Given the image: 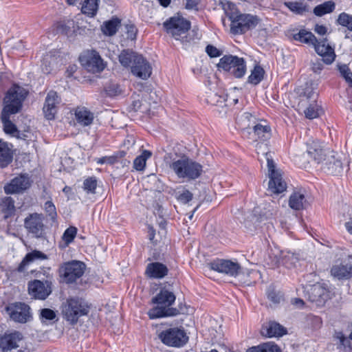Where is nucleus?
<instances>
[{
    "label": "nucleus",
    "mask_w": 352,
    "mask_h": 352,
    "mask_svg": "<svg viewBox=\"0 0 352 352\" xmlns=\"http://www.w3.org/2000/svg\"><path fill=\"white\" fill-rule=\"evenodd\" d=\"M6 310L10 319L16 322L24 324L32 319L30 307L24 302L11 303Z\"/></svg>",
    "instance_id": "9d476101"
},
{
    "label": "nucleus",
    "mask_w": 352,
    "mask_h": 352,
    "mask_svg": "<svg viewBox=\"0 0 352 352\" xmlns=\"http://www.w3.org/2000/svg\"><path fill=\"white\" fill-rule=\"evenodd\" d=\"M39 318L41 323H45L47 321H51L56 319V312L49 308H44L41 309Z\"/></svg>",
    "instance_id": "79ce46f5"
},
{
    "label": "nucleus",
    "mask_w": 352,
    "mask_h": 352,
    "mask_svg": "<svg viewBox=\"0 0 352 352\" xmlns=\"http://www.w3.org/2000/svg\"><path fill=\"white\" fill-rule=\"evenodd\" d=\"M175 298L176 297L173 292L164 288L152 298V303L170 308L169 307L175 302Z\"/></svg>",
    "instance_id": "b1692460"
},
{
    "label": "nucleus",
    "mask_w": 352,
    "mask_h": 352,
    "mask_svg": "<svg viewBox=\"0 0 352 352\" xmlns=\"http://www.w3.org/2000/svg\"><path fill=\"white\" fill-rule=\"evenodd\" d=\"M267 298L268 299L274 302V304H278L280 302L281 296L276 293L274 290H270L267 292Z\"/></svg>",
    "instance_id": "13d9d810"
},
{
    "label": "nucleus",
    "mask_w": 352,
    "mask_h": 352,
    "mask_svg": "<svg viewBox=\"0 0 352 352\" xmlns=\"http://www.w3.org/2000/svg\"><path fill=\"white\" fill-rule=\"evenodd\" d=\"M322 60H317L312 63V70L314 73H320L323 69V63Z\"/></svg>",
    "instance_id": "bf43d9fd"
},
{
    "label": "nucleus",
    "mask_w": 352,
    "mask_h": 352,
    "mask_svg": "<svg viewBox=\"0 0 352 352\" xmlns=\"http://www.w3.org/2000/svg\"><path fill=\"white\" fill-rule=\"evenodd\" d=\"M106 160H107L106 156L102 157H100V158H96L95 160L96 164H100V165L107 163Z\"/></svg>",
    "instance_id": "774afa93"
},
{
    "label": "nucleus",
    "mask_w": 352,
    "mask_h": 352,
    "mask_svg": "<svg viewBox=\"0 0 352 352\" xmlns=\"http://www.w3.org/2000/svg\"><path fill=\"white\" fill-rule=\"evenodd\" d=\"M305 117L308 119L312 120L319 116L318 108L316 105H309L305 110Z\"/></svg>",
    "instance_id": "864d4df0"
},
{
    "label": "nucleus",
    "mask_w": 352,
    "mask_h": 352,
    "mask_svg": "<svg viewBox=\"0 0 352 352\" xmlns=\"http://www.w3.org/2000/svg\"><path fill=\"white\" fill-rule=\"evenodd\" d=\"M293 38L295 41L312 46L317 42V38L315 35L305 29H301L298 33L294 34Z\"/></svg>",
    "instance_id": "c85d7f7f"
},
{
    "label": "nucleus",
    "mask_w": 352,
    "mask_h": 352,
    "mask_svg": "<svg viewBox=\"0 0 352 352\" xmlns=\"http://www.w3.org/2000/svg\"><path fill=\"white\" fill-rule=\"evenodd\" d=\"M292 304L296 305L298 307H301L304 305V301L300 298H294Z\"/></svg>",
    "instance_id": "338daca9"
},
{
    "label": "nucleus",
    "mask_w": 352,
    "mask_h": 352,
    "mask_svg": "<svg viewBox=\"0 0 352 352\" xmlns=\"http://www.w3.org/2000/svg\"><path fill=\"white\" fill-rule=\"evenodd\" d=\"M126 34L127 35V38L131 41H134L136 39L138 29L136 26L131 23H129L125 25Z\"/></svg>",
    "instance_id": "3c124183"
},
{
    "label": "nucleus",
    "mask_w": 352,
    "mask_h": 352,
    "mask_svg": "<svg viewBox=\"0 0 352 352\" xmlns=\"http://www.w3.org/2000/svg\"><path fill=\"white\" fill-rule=\"evenodd\" d=\"M12 160V152L6 142L0 140V167L7 166Z\"/></svg>",
    "instance_id": "c756f323"
},
{
    "label": "nucleus",
    "mask_w": 352,
    "mask_h": 352,
    "mask_svg": "<svg viewBox=\"0 0 352 352\" xmlns=\"http://www.w3.org/2000/svg\"><path fill=\"white\" fill-rule=\"evenodd\" d=\"M344 226L347 232L352 234V218L349 219V221L345 222Z\"/></svg>",
    "instance_id": "69168bd1"
},
{
    "label": "nucleus",
    "mask_w": 352,
    "mask_h": 352,
    "mask_svg": "<svg viewBox=\"0 0 352 352\" xmlns=\"http://www.w3.org/2000/svg\"><path fill=\"white\" fill-rule=\"evenodd\" d=\"M32 181L28 174H21L5 185L3 189L7 195L22 193L32 185Z\"/></svg>",
    "instance_id": "4468645a"
},
{
    "label": "nucleus",
    "mask_w": 352,
    "mask_h": 352,
    "mask_svg": "<svg viewBox=\"0 0 352 352\" xmlns=\"http://www.w3.org/2000/svg\"><path fill=\"white\" fill-rule=\"evenodd\" d=\"M336 9V3L330 0L316 6L314 8V14L317 16H322L324 14L331 13Z\"/></svg>",
    "instance_id": "72a5a7b5"
},
{
    "label": "nucleus",
    "mask_w": 352,
    "mask_h": 352,
    "mask_svg": "<svg viewBox=\"0 0 352 352\" xmlns=\"http://www.w3.org/2000/svg\"><path fill=\"white\" fill-rule=\"evenodd\" d=\"M97 188V179L95 177H89L83 182L84 190L89 194H94Z\"/></svg>",
    "instance_id": "37998d69"
},
{
    "label": "nucleus",
    "mask_w": 352,
    "mask_h": 352,
    "mask_svg": "<svg viewBox=\"0 0 352 352\" xmlns=\"http://www.w3.org/2000/svg\"><path fill=\"white\" fill-rule=\"evenodd\" d=\"M44 217L36 212L29 214L24 219V227L33 236L40 239L45 234Z\"/></svg>",
    "instance_id": "f8f14e48"
},
{
    "label": "nucleus",
    "mask_w": 352,
    "mask_h": 352,
    "mask_svg": "<svg viewBox=\"0 0 352 352\" xmlns=\"http://www.w3.org/2000/svg\"><path fill=\"white\" fill-rule=\"evenodd\" d=\"M211 269L230 276H236L241 270L238 263L230 260L217 259L210 263Z\"/></svg>",
    "instance_id": "f3484780"
},
{
    "label": "nucleus",
    "mask_w": 352,
    "mask_h": 352,
    "mask_svg": "<svg viewBox=\"0 0 352 352\" xmlns=\"http://www.w3.org/2000/svg\"><path fill=\"white\" fill-rule=\"evenodd\" d=\"M121 25V20L118 17H112L110 20L104 21L101 25L103 34L112 36L116 34Z\"/></svg>",
    "instance_id": "cd10ccee"
},
{
    "label": "nucleus",
    "mask_w": 352,
    "mask_h": 352,
    "mask_svg": "<svg viewBox=\"0 0 352 352\" xmlns=\"http://www.w3.org/2000/svg\"><path fill=\"white\" fill-rule=\"evenodd\" d=\"M126 153L124 151H119L116 153H114L111 156H106L107 158V164H109L110 165H113L116 163H118L120 162V160L124 157Z\"/></svg>",
    "instance_id": "8fccbe9b"
},
{
    "label": "nucleus",
    "mask_w": 352,
    "mask_h": 352,
    "mask_svg": "<svg viewBox=\"0 0 352 352\" xmlns=\"http://www.w3.org/2000/svg\"><path fill=\"white\" fill-rule=\"evenodd\" d=\"M165 161L179 179L195 180L203 173L202 165L186 155L175 160L173 158L172 153H168L165 157Z\"/></svg>",
    "instance_id": "f257e3e1"
},
{
    "label": "nucleus",
    "mask_w": 352,
    "mask_h": 352,
    "mask_svg": "<svg viewBox=\"0 0 352 352\" xmlns=\"http://www.w3.org/2000/svg\"><path fill=\"white\" fill-rule=\"evenodd\" d=\"M86 265L79 261H72L64 263L59 268V276L65 283L76 282L85 273Z\"/></svg>",
    "instance_id": "423d86ee"
},
{
    "label": "nucleus",
    "mask_w": 352,
    "mask_h": 352,
    "mask_svg": "<svg viewBox=\"0 0 352 352\" xmlns=\"http://www.w3.org/2000/svg\"><path fill=\"white\" fill-rule=\"evenodd\" d=\"M52 283L50 280H34L28 283L29 294L36 299L45 300L52 293Z\"/></svg>",
    "instance_id": "2eb2a0df"
},
{
    "label": "nucleus",
    "mask_w": 352,
    "mask_h": 352,
    "mask_svg": "<svg viewBox=\"0 0 352 352\" xmlns=\"http://www.w3.org/2000/svg\"><path fill=\"white\" fill-rule=\"evenodd\" d=\"M107 95L110 97H114L122 93V89L118 84L110 82L105 87Z\"/></svg>",
    "instance_id": "09e8293b"
},
{
    "label": "nucleus",
    "mask_w": 352,
    "mask_h": 352,
    "mask_svg": "<svg viewBox=\"0 0 352 352\" xmlns=\"http://www.w3.org/2000/svg\"><path fill=\"white\" fill-rule=\"evenodd\" d=\"M306 199L303 193L300 192H293L289 197V206L295 210H300L304 208Z\"/></svg>",
    "instance_id": "7c9ffc66"
},
{
    "label": "nucleus",
    "mask_w": 352,
    "mask_h": 352,
    "mask_svg": "<svg viewBox=\"0 0 352 352\" xmlns=\"http://www.w3.org/2000/svg\"><path fill=\"white\" fill-rule=\"evenodd\" d=\"M246 352H280V350L276 344L266 342L250 347L247 349Z\"/></svg>",
    "instance_id": "58836bf2"
},
{
    "label": "nucleus",
    "mask_w": 352,
    "mask_h": 352,
    "mask_svg": "<svg viewBox=\"0 0 352 352\" xmlns=\"http://www.w3.org/2000/svg\"><path fill=\"white\" fill-rule=\"evenodd\" d=\"M351 256L342 259L340 262L336 261L331 268V274L338 280H348L352 278V261Z\"/></svg>",
    "instance_id": "dca6fc26"
},
{
    "label": "nucleus",
    "mask_w": 352,
    "mask_h": 352,
    "mask_svg": "<svg viewBox=\"0 0 352 352\" xmlns=\"http://www.w3.org/2000/svg\"><path fill=\"white\" fill-rule=\"evenodd\" d=\"M76 234L77 228L74 226H70L65 230L62 239L67 245H69L74 241Z\"/></svg>",
    "instance_id": "49530a36"
},
{
    "label": "nucleus",
    "mask_w": 352,
    "mask_h": 352,
    "mask_svg": "<svg viewBox=\"0 0 352 352\" xmlns=\"http://www.w3.org/2000/svg\"><path fill=\"white\" fill-rule=\"evenodd\" d=\"M8 112L2 111L1 119L3 124V131L6 134L16 136L19 133L16 126L12 123L10 120V115Z\"/></svg>",
    "instance_id": "473e14b6"
},
{
    "label": "nucleus",
    "mask_w": 352,
    "mask_h": 352,
    "mask_svg": "<svg viewBox=\"0 0 352 352\" xmlns=\"http://www.w3.org/2000/svg\"><path fill=\"white\" fill-rule=\"evenodd\" d=\"M98 10V0H84L81 8V12L89 16L93 17L96 15Z\"/></svg>",
    "instance_id": "c9c22d12"
},
{
    "label": "nucleus",
    "mask_w": 352,
    "mask_h": 352,
    "mask_svg": "<svg viewBox=\"0 0 352 352\" xmlns=\"http://www.w3.org/2000/svg\"><path fill=\"white\" fill-rule=\"evenodd\" d=\"M75 118L80 125L87 126L93 123L94 115L87 108L78 107L75 110Z\"/></svg>",
    "instance_id": "a878e982"
},
{
    "label": "nucleus",
    "mask_w": 352,
    "mask_h": 352,
    "mask_svg": "<svg viewBox=\"0 0 352 352\" xmlns=\"http://www.w3.org/2000/svg\"><path fill=\"white\" fill-rule=\"evenodd\" d=\"M307 153L317 163H320L324 159V151L316 142H313L307 146Z\"/></svg>",
    "instance_id": "2f4dec72"
},
{
    "label": "nucleus",
    "mask_w": 352,
    "mask_h": 352,
    "mask_svg": "<svg viewBox=\"0 0 352 352\" xmlns=\"http://www.w3.org/2000/svg\"><path fill=\"white\" fill-rule=\"evenodd\" d=\"M265 70L263 68L259 65H256L248 78V82L252 85H257L263 80Z\"/></svg>",
    "instance_id": "e433bc0d"
},
{
    "label": "nucleus",
    "mask_w": 352,
    "mask_h": 352,
    "mask_svg": "<svg viewBox=\"0 0 352 352\" xmlns=\"http://www.w3.org/2000/svg\"><path fill=\"white\" fill-rule=\"evenodd\" d=\"M44 209L51 219L54 220L57 216L54 204L51 201H47L44 204Z\"/></svg>",
    "instance_id": "603ef678"
},
{
    "label": "nucleus",
    "mask_w": 352,
    "mask_h": 352,
    "mask_svg": "<svg viewBox=\"0 0 352 352\" xmlns=\"http://www.w3.org/2000/svg\"><path fill=\"white\" fill-rule=\"evenodd\" d=\"M338 338L340 340L341 344L343 345L344 346L349 345V340L347 338H346L343 334L341 333Z\"/></svg>",
    "instance_id": "0e129e2a"
},
{
    "label": "nucleus",
    "mask_w": 352,
    "mask_h": 352,
    "mask_svg": "<svg viewBox=\"0 0 352 352\" xmlns=\"http://www.w3.org/2000/svg\"><path fill=\"white\" fill-rule=\"evenodd\" d=\"M168 268L166 265L160 262H153L147 265L145 274L153 279H162L168 275Z\"/></svg>",
    "instance_id": "412c9836"
},
{
    "label": "nucleus",
    "mask_w": 352,
    "mask_h": 352,
    "mask_svg": "<svg viewBox=\"0 0 352 352\" xmlns=\"http://www.w3.org/2000/svg\"><path fill=\"white\" fill-rule=\"evenodd\" d=\"M206 53L210 56V58H217L219 57L222 55L223 52L218 48H217L215 46L212 45H208L206 47Z\"/></svg>",
    "instance_id": "5fc2aeb1"
},
{
    "label": "nucleus",
    "mask_w": 352,
    "mask_h": 352,
    "mask_svg": "<svg viewBox=\"0 0 352 352\" xmlns=\"http://www.w3.org/2000/svg\"><path fill=\"white\" fill-rule=\"evenodd\" d=\"M79 60L87 70L93 73L100 72L105 67L103 60L96 50L85 52L80 56Z\"/></svg>",
    "instance_id": "9b49d317"
},
{
    "label": "nucleus",
    "mask_w": 352,
    "mask_h": 352,
    "mask_svg": "<svg viewBox=\"0 0 352 352\" xmlns=\"http://www.w3.org/2000/svg\"><path fill=\"white\" fill-rule=\"evenodd\" d=\"M329 296L327 290L320 284H316L311 286L309 292L310 301L316 302L318 305L324 304Z\"/></svg>",
    "instance_id": "5701e85b"
},
{
    "label": "nucleus",
    "mask_w": 352,
    "mask_h": 352,
    "mask_svg": "<svg viewBox=\"0 0 352 352\" xmlns=\"http://www.w3.org/2000/svg\"><path fill=\"white\" fill-rule=\"evenodd\" d=\"M48 258L47 254L41 251L34 250L28 252L23 258L17 267L19 272H23L26 270L27 266L36 261H43Z\"/></svg>",
    "instance_id": "393cba45"
},
{
    "label": "nucleus",
    "mask_w": 352,
    "mask_h": 352,
    "mask_svg": "<svg viewBox=\"0 0 352 352\" xmlns=\"http://www.w3.org/2000/svg\"><path fill=\"white\" fill-rule=\"evenodd\" d=\"M336 23L349 30L352 31V15L346 12H341L336 20Z\"/></svg>",
    "instance_id": "a19ab883"
},
{
    "label": "nucleus",
    "mask_w": 352,
    "mask_h": 352,
    "mask_svg": "<svg viewBox=\"0 0 352 352\" xmlns=\"http://www.w3.org/2000/svg\"><path fill=\"white\" fill-rule=\"evenodd\" d=\"M159 338L164 344L175 347L182 346L188 340V337L184 330L178 327L162 331L159 334Z\"/></svg>",
    "instance_id": "1a4fd4ad"
},
{
    "label": "nucleus",
    "mask_w": 352,
    "mask_h": 352,
    "mask_svg": "<svg viewBox=\"0 0 352 352\" xmlns=\"http://www.w3.org/2000/svg\"><path fill=\"white\" fill-rule=\"evenodd\" d=\"M190 27V22L180 15L171 16L163 23L166 32L183 44H187L192 40L188 34Z\"/></svg>",
    "instance_id": "20e7f679"
},
{
    "label": "nucleus",
    "mask_w": 352,
    "mask_h": 352,
    "mask_svg": "<svg viewBox=\"0 0 352 352\" xmlns=\"http://www.w3.org/2000/svg\"><path fill=\"white\" fill-rule=\"evenodd\" d=\"M118 58L123 67H131V72L134 76L143 80H146L151 76L152 67L141 54L131 50H123Z\"/></svg>",
    "instance_id": "f03ea898"
},
{
    "label": "nucleus",
    "mask_w": 352,
    "mask_h": 352,
    "mask_svg": "<svg viewBox=\"0 0 352 352\" xmlns=\"http://www.w3.org/2000/svg\"><path fill=\"white\" fill-rule=\"evenodd\" d=\"M179 314L176 308H166L162 306H157L148 311V316L150 319L153 320L160 318L175 316Z\"/></svg>",
    "instance_id": "bb28decb"
},
{
    "label": "nucleus",
    "mask_w": 352,
    "mask_h": 352,
    "mask_svg": "<svg viewBox=\"0 0 352 352\" xmlns=\"http://www.w3.org/2000/svg\"><path fill=\"white\" fill-rule=\"evenodd\" d=\"M152 153L148 150H144L141 155L136 157L133 161V168L138 171L143 170L146 166V160L151 156Z\"/></svg>",
    "instance_id": "ea45409f"
},
{
    "label": "nucleus",
    "mask_w": 352,
    "mask_h": 352,
    "mask_svg": "<svg viewBox=\"0 0 352 352\" xmlns=\"http://www.w3.org/2000/svg\"><path fill=\"white\" fill-rule=\"evenodd\" d=\"M0 208L5 219L12 217L15 212L14 201L12 198L8 197L3 199L0 204Z\"/></svg>",
    "instance_id": "f704fd0d"
},
{
    "label": "nucleus",
    "mask_w": 352,
    "mask_h": 352,
    "mask_svg": "<svg viewBox=\"0 0 352 352\" xmlns=\"http://www.w3.org/2000/svg\"><path fill=\"white\" fill-rule=\"evenodd\" d=\"M192 193L186 189L178 195L177 200L181 203L186 204L190 201L192 199Z\"/></svg>",
    "instance_id": "6e6d98bb"
},
{
    "label": "nucleus",
    "mask_w": 352,
    "mask_h": 352,
    "mask_svg": "<svg viewBox=\"0 0 352 352\" xmlns=\"http://www.w3.org/2000/svg\"><path fill=\"white\" fill-rule=\"evenodd\" d=\"M60 101V98L57 92L52 90L47 93L43 108L45 118L47 120H52L55 118V115L58 111V105Z\"/></svg>",
    "instance_id": "a211bd4d"
},
{
    "label": "nucleus",
    "mask_w": 352,
    "mask_h": 352,
    "mask_svg": "<svg viewBox=\"0 0 352 352\" xmlns=\"http://www.w3.org/2000/svg\"><path fill=\"white\" fill-rule=\"evenodd\" d=\"M217 67L230 72L236 78L243 77L246 72L245 61L243 58L233 55H225L219 60Z\"/></svg>",
    "instance_id": "0eeeda50"
},
{
    "label": "nucleus",
    "mask_w": 352,
    "mask_h": 352,
    "mask_svg": "<svg viewBox=\"0 0 352 352\" xmlns=\"http://www.w3.org/2000/svg\"><path fill=\"white\" fill-rule=\"evenodd\" d=\"M26 95L25 91L19 86L10 88L4 98L5 106L3 111L10 113H17L21 109Z\"/></svg>",
    "instance_id": "6e6552de"
},
{
    "label": "nucleus",
    "mask_w": 352,
    "mask_h": 352,
    "mask_svg": "<svg viewBox=\"0 0 352 352\" xmlns=\"http://www.w3.org/2000/svg\"><path fill=\"white\" fill-rule=\"evenodd\" d=\"M338 70L349 85L352 87V72L348 65L343 64L338 65Z\"/></svg>",
    "instance_id": "a18cd8bd"
},
{
    "label": "nucleus",
    "mask_w": 352,
    "mask_h": 352,
    "mask_svg": "<svg viewBox=\"0 0 352 352\" xmlns=\"http://www.w3.org/2000/svg\"><path fill=\"white\" fill-rule=\"evenodd\" d=\"M90 305L84 299L78 297H71L67 299L63 305V318L72 325L76 324L78 319L89 313Z\"/></svg>",
    "instance_id": "39448f33"
},
{
    "label": "nucleus",
    "mask_w": 352,
    "mask_h": 352,
    "mask_svg": "<svg viewBox=\"0 0 352 352\" xmlns=\"http://www.w3.org/2000/svg\"><path fill=\"white\" fill-rule=\"evenodd\" d=\"M261 334L268 338L280 337L287 333V329L275 321H270L261 328Z\"/></svg>",
    "instance_id": "4be33fe9"
},
{
    "label": "nucleus",
    "mask_w": 352,
    "mask_h": 352,
    "mask_svg": "<svg viewBox=\"0 0 352 352\" xmlns=\"http://www.w3.org/2000/svg\"><path fill=\"white\" fill-rule=\"evenodd\" d=\"M41 67L43 73L45 74H51L54 67V58L52 56L45 57L42 61Z\"/></svg>",
    "instance_id": "c03bdc74"
},
{
    "label": "nucleus",
    "mask_w": 352,
    "mask_h": 352,
    "mask_svg": "<svg viewBox=\"0 0 352 352\" xmlns=\"http://www.w3.org/2000/svg\"><path fill=\"white\" fill-rule=\"evenodd\" d=\"M254 135L261 141H265L270 138L271 129L269 125L257 124L253 127Z\"/></svg>",
    "instance_id": "4c0bfd02"
},
{
    "label": "nucleus",
    "mask_w": 352,
    "mask_h": 352,
    "mask_svg": "<svg viewBox=\"0 0 352 352\" xmlns=\"http://www.w3.org/2000/svg\"><path fill=\"white\" fill-rule=\"evenodd\" d=\"M313 47L316 52L322 57V61L327 64H331L336 58L334 49L328 43L327 39L322 38L318 40Z\"/></svg>",
    "instance_id": "6ab92c4d"
},
{
    "label": "nucleus",
    "mask_w": 352,
    "mask_h": 352,
    "mask_svg": "<svg viewBox=\"0 0 352 352\" xmlns=\"http://www.w3.org/2000/svg\"><path fill=\"white\" fill-rule=\"evenodd\" d=\"M226 99L224 96H219L217 94L210 96V102L214 105L221 106L223 103H225Z\"/></svg>",
    "instance_id": "4d7b16f0"
},
{
    "label": "nucleus",
    "mask_w": 352,
    "mask_h": 352,
    "mask_svg": "<svg viewBox=\"0 0 352 352\" xmlns=\"http://www.w3.org/2000/svg\"><path fill=\"white\" fill-rule=\"evenodd\" d=\"M269 171V190L275 194H280L287 188L285 182L283 180L281 174L276 170L275 164L272 159L267 158Z\"/></svg>",
    "instance_id": "ddd939ff"
},
{
    "label": "nucleus",
    "mask_w": 352,
    "mask_h": 352,
    "mask_svg": "<svg viewBox=\"0 0 352 352\" xmlns=\"http://www.w3.org/2000/svg\"><path fill=\"white\" fill-rule=\"evenodd\" d=\"M198 0H186V8L188 10L197 9Z\"/></svg>",
    "instance_id": "680f3d73"
},
{
    "label": "nucleus",
    "mask_w": 352,
    "mask_h": 352,
    "mask_svg": "<svg viewBox=\"0 0 352 352\" xmlns=\"http://www.w3.org/2000/svg\"><path fill=\"white\" fill-rule=\"evenodd\" d=\"M285 6L293 12L302 14L306 11V6L302 3L292 1L285 3Z\"/></svg>",
    "instance_id": "de8ad7c7"
},
{
    "label": "nucleus",
    "mask_w": 352,
    "mask_h": 352,
    "mask_svg": "<svg viewBox=\"0 0 352 352\" xmlns=\"http://www.w3.org/2000/svg\"><path fill=\"white\" fill-rule=\"evenodd\" d=\"M314 31L319 35H324L327 32V29L322 25L316 24L314 28Z\"/></svg>",
    "instance_id": "052dcab7"
},
{
    "label": "nucleus",
    "mask_w": 352,
    "mask_h": 352,
    "mask_svg": "<svg viewBox=\"0 0 352 352\" xmlns=\"http://www.w3.org/2000/svg\"><path fill=\"white\" fill-rule=\"evenodd\" d=\"M148 234L149 240L153 242V240L155 236V230L153 228V226L150 225L148 226Z\"/></svg>",
    "instance_id": "e2e57ef3"
},
{
    "label": "nucleus",
    "mask_w": 352,
    "mask_h": 352,
    "mask_svg": "<svg viewBox=\"0 0 352 352\" xmlns=\"http://www.w3.org/2000/svg\"><path fill=\"white\" fill-rule=\"evenodd\" d=\"M230 10L226 14L230 21V33L234 35L243 34L256 27L260 19L256 15L241 13L234 9V4H229Z\"/></svg>",
    "instance_id": "7ed1b4c3"
},
{
    "label": "nucleus",
    "mask_w": 352,
    "mask_h": 352,
    "mask_svg": "<svg viewBox=\"0 0 352 352\" xmlns=\"http://www.w3.org/2000/svg\"><path fill=\"white\" fill-rule=\"evenodd\" d=\"M23 338V334L18 331L5 333L0 337V349L3 352H8L15 349L19 346V342Z\"/></svg>",
    "instance_id": "aec40b11"
}]
</instances>
